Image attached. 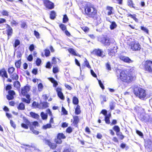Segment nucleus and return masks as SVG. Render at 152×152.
Segmentation results:
<instances>
[{"mask_svg": "<svg viewBox=\"0 0 152 152\" xmlns=\"http://www.w3.org/2000/svg\"><path fill=\"white\" fill-rule=\"evenodd\" d=\"M45 143L48 145L50 148L52 149H55L56 147V145L55 143H52L49 140H46L45 141Z\"/></svg>", "mask_w": 152, "mask_h": 152, "instance_id": "dca6fc26", "label": "nucleus"}, {"mask_svg": "<svg viewBox=\"0 0 152 152\" xmlns=\"http://www.w3.org/2000/svg\"><path fill=\"white\" fill-rule=\"evenodd\" d=\"M42 62L41 60L39 58H37L36 61V65L37 66H39Z\"/></svg>", "mask_w": 152, "mask_h": 152, "instance_id": "37998d69", "label": "nucleus"}, {"mask_svg": "<svg viewBox=\"0 0 152 152\" xmlns=\"http://www.w3.org/2000/svg\"><path fill=\"white\" fill-rule=\"evenodd\" d=\"M84 9V15L90 18L94 17L97 13V10L94 5L90 2L86 4Z\"/></svg>", "mask_w": 152, "mask_h": 152, "instance_id": "f257e3e1", "label": "nucleus"}, {"mask_svg": "<svg viewBox=\"0 0 152 152\" xmlns=\"http://www.w3.org/2000/svg\"><path fill=\"white\" fill-rule=\"evenodd\" d=\"M57 139H60L61 140L66 138L65 136L63 133H59L57 136Z\"/></svg>", "mask_w": 152, "mask_h": 152, "instance_id": "4be33fe9", "label": "nucleus"}, {"mask_svg": "<svg viewBox=\"0 0 152 152\" xmlns=\"http://www.w3.org/2000/svg\"><path fill=\"white\" fill-rule=\"evenodd\" d=\"M59 27L63 31L65 30L66 29V26L63 24H60L59 25Z\"/></svg>", "mask_w": 152, "mask_h": 152, "instance_id": "a19ab883", "label": "nucleus"}, {"mask_svg": "<svg viewBox=\"0 0 152 152\" xmlns=\"http://www.w3.org/2000/svg\"><path fill=\"white\" fill-rule=\"evenodd\" d=\"M145 70L149 72L152 73V61L149 60L145 61L144 63L142 64Z\"/></svg>", "mask_w": 152, "mask_h": 152, "instance_id": "39448f33", "label": "nucleus"}, {"mask_svg": "<svg viewBox=\"0 0 152 152\" xmlns=\"http://www.w3.org/2000/svg\"><path fill=\"white\" fill-rule=\"evenodd\" d=\"M8 94L9 95H12V96H13L15 94L14 91L13 90H9L8 91Z\"/></svg>", "mask_w": 152, "mask_h": 152, "instance_id": "6e6d98bb", "label": "nucleus"}, {"mask_svg": "<svg viewBox=\"0 0 152 152\" xmlns=\"http://www.w3.org/2000/svg\"><path fill=\"white\" fill-rule=\"evenodd\" d=\"M145 146L148 151L150 152L152 151V143L151 141H148L147 144H145Z\"/></svg>", "mask_w": 152, "mask_h": 152, "instance_id": "f3484780", "label": "nucleus"}, {"mask_svg": "<svg viewBox=\"0 0 152 152\" xmlns=\"http://www.w3.org/2000/svg\"><path fill=\"white\" fill-rule=\"evenodd\" d=\"M120 78L123 81L126 83H130L134 79V77L130 74H126L125 71H122L120 74Z\"/></svg>", "mask_w": 152, "mask_h": 152, "instance_id": "7ed1b4c3", "label": "nucleus"}, {"mask_svg": "<svg viewBox=\"0 0 152 152\" xmlns=\"http://www.w3.org/2000/svg\"><path fill=\"white\" fill-rule=\"evenodd\" d=\"M30 130L33 132V133L34 134H37V135L39 134V132L35 130L34 129V128H33L32 126H30Z\"/></svg>", "mask_w": 152, "mask_h": 152, "instance_id": "72a5a7b5", "label": "nucleus"}, {"mask_svg": "<svg viewBox=\"0 0 152 152\" xmlns=\"http://www.w3.org/2000/svg\"><path fill=\"white\" fill-rule=\"evenodd\" d=\"M1 13L4 15L8 16V12L6 10H3Z\"/></svg>", "mask_w": 152, "mask_h": 152, "instance_id": "774afa93", "label": "nucleus"}, {"mask_svg": "<svg viewBox=\"0 0 152 152\" xmlns=\"http://www.w3.org/2000/svg\"><path fill=\"white\" fill-rule=\"evenodd\" d=\"M138 117L141 121L145 122H150L152 121V113H151L146 114L144 112L140 114Z\"/></svg>", "mask_w": 152, "mask_h": 152, "instance_id": "20e7f679", "label": "nucleus"}, {"mask_svg": "<svg viewBox=\"0 0 152 152\" xmlns=\"http://www.w3.org/2000/svg\"><path fill=\"white\" fill-rule=\"evenodd\" d=\"M56 17V13L54 11H52L50 14V17L51 19H54Z\"/></svg>", "mask_w": 152, "mask_h": 152, "instance_id": "473e14b6", "label": "nucleus"}, {"mask_svg": "<svg viewBox=\"0 0 152 152\" xmlns=\"http://www.w3.org/2000/svg\"><path fill=\"white\" fill-rule=\"evenodd\" d=\"M111 23V24L110 25V28L111 30L114 29L117 27V25L115 22H112Z\"/></svg>", "mask_w": 152, "mask_h": 152, "instance_id": "a878e982", "label": "nucleus"}, {"mask_svg": "<svg viewBox=\"0 0 152 152\" xmlns=\"http://www.w3.org/2000/svg\"><path fill=\"white\" fill-rule=\"evenodd\" d=\"M24 122L26 123V124H27L29 126H31V123L28 120L26 119H25L24 120Z\"/></svg>", "mask_w": 152, "mask_h": 152, "instance_id": "c03bdc74", "label": "nucleus"}, {"mask_svg": "<svg viewBox=\"0 0 152 152\" xmlns=\"http://www.w3.org/2000/svg\"><path fill=\"white\" fill-rule=\"evenodd\" d=\"M7 98L8 100H11L14 98V96L12 95H8L7 96Z\"/></svg>", "mask_w": 152, "mask_h": 152, "instance_id": "bf43d9fd", "label": "nucleus"}, {"mask_svg": "<svg viewBox=\"0 0 152 152\" xmlns=\"http://www.w3.org/2000/svg\"><path fill=\"white\" fill-rule=\"evenodd\" d=\"M128 5L130 7H132L133 8L134 7L133 6L134 4L132 0H128Z\"/></svg>", "mask_w": 152, "mask_h": 152, "instance_id": "ea45409f", "label": "nucleus"}, {"mask_svg": "<svg viewBox=\"0 0 152 152\" xmlns=\"http://www.w3.org/2000/svg\"><path fill=\"white\" fill-rule=\"evenodd\" d=\"M136 133L140 136L141 137H143V134L139 130H137L136 131Z\"/></svg>", "mask_w": 152, "mask_h": 152, "instance_id": "603ef678", "label": "nucleus"}, {"mask_svg": "<svg viewBox=\"0 0 152 152\" xmlns=\"http://www.w3.org/2000/svg\"><path fill=\"white\" fill-rule=\"evenodd\" d=\"M17 108L19 110H24L25 109V106L23 103H21L19 104Z\"/></svg>", "mask_w": 152, "mask_h": 152, "instance_id": "5701e85b", "label": "nucleus"}, {"mask_svg": "<svg viewBox=\"0 0 152 152\" xmlns=\"http://www.w3.org/2000/svg\"><path fill=\"white\" fill-rule=\"evenodd\" d=\"M30 115L32 118L36 119H38L39 117V115L38 114L33 112H31L30 113Z\"/></svg>", "mask_w": 152, "mask_h": 152, "instance_id": "b1692460", "label": "nucleus"}, {"mask_svg": "<svg viewBox=\"0 0 152 152\" xmlns=\"http://www.w3.org/2000/svg\"><path fill=\"white\" fill-rule=\"evenodd\" d=\"M21 126L22 127H23L25 129H28V126L25 124H24V123L22 124Z\"/></svg>", "mask_w": 152, "mask_h": 152, "instance_id": "69168bd1", "label": "nucleus"}, {"mask_svg": "<svg viewBox=\"0 0 152 152\" xmlns=\"http://www.w3.org/2000/svg\"><path fill=\"white\" fill-rule=\"evenodd\" d=\"M99 98L102 104H104V102H106L108 99V98L104 95H101L100 96Z\"/></svg>", "mask_w": 152, "mask_h": 152, "instance_id": "6ab92c4d", "label": "nucleus"}, {"mask_svg": "<svg viewBox=\"0 0 152 152\" xmlns=\"http://www.w3.org/2000/svg\"><path fill=\"white\" fill-rule=\"evenodd\" d=\"M91 18L94 19V22L97 24L100 23L101 22V18L99 15L97 14V13L96 14L94 17H91Z\"/></svg>", "mask_w": 152, "mask_h": 152, "instance_id": "f8f14e48", "label": "nucleus"}, {"mask_svg": "<svg viewBox=\"0 0 152 152\" xmlns=\"http://www.w3.org/2000/svg\"><path fill=\"white\" fill-rule=\"evenodd\" d=\"M68 18L66 15H64V16L63 18V22L64 23H66L68 21Z\"/></svg>", "mask_w": 152, "mask_h": 152, "instance_id": "79ce46f5", "label": "nucleus"}, {"mask_svg": "<svg viewBox=\"0 0 152 152\" xmlns=\"http://www.w3.org/2000/svg\"><path fill=\"white\" fill-rule=\"evenodd\" d=\"M66 132L68 133H70L72 132V129L71 127H69L66 129Z\"/></svg>", "mask_w": 152, "mask_h": 152, "instance_id": "4d7b16f0", "label": "nucleus"}, {"mask_svg": "<svg viewBox=\"0 0 152 152\" xmlns=\"http://www.w3.org/2000/svg\"><path fill=\"white\" fill-rule=\"evenodd\" d=\"M44 4L46 8L51 9L54 8V4L48 0H46L44 2Z\"/></svg>", "mask_w": 152, "mask_h": 152, "instance_id": "1a4fd4ad", "label": "nucleus"}, {"mask_svg": "<svg viewBox=\"0 0 152 152\" xmlns=\"http://www.w3.org/2000/svg\"><path fill=\"white\" fill-rule=\"evenodd\" d=\"M48 103L46 102H41L39 106H41V108L42 109H44L48 107Z\"/></svg>", "mask_w": 152, "mask_h": 152, "instance_id": "412c9836", "label": "nucleus"}, {"mask_svg": "<svg viewBox=\"0 0 152 152\" xmlns=\"http://www.w3.org/2000/svg\"><path fill=\"white\" fill-rule=\"evenodd\" d=\"M20 44V41L18 39L15 40L14 44V47L16 48L18 45Z\"/></svg>", "mask_w": 152, "mask_h": 152, "instance_id": "de8ad7c7", "label": "nucleus"}, {"mask_svg": "<svg viewBox=\"0 0 152 152\" xmlns=\"http://www.w3.org/2000/svg\"><path fill=\"white\" fill-rule=\"evenodd\" d=\"M74 121L73 123L75 125H77L78 123L79 119L78 116H74L73 117Z\"/></svg>", "mask_w": 152, "mask_h": 152, "instance_id": "bb28decb", "label": "nucleus"}, {"mask_svg": "<svg viewBox=\"0 0 152 152\" xmlns=\"http://www.w3.org/2000/svg\"><path fill=\"white\" fill-rule=\"evenodd\" d=\"M113 129L117 132V134H118V132H119L120 131L119 126H115L113 127Z\"/></svg>", "mask_w": 152, "mask_h": 152, "instance_id": "e433bc0d", "label": "nucleus"}, {"mask_svg": "<svg viewBox=\"0 0 152 152\" xmlns=\"http://www.w3.org/2000/svg\"><path fill=\"white\" fill-rule=\"evenodd\" d=\"M51 127V125L50 124H47L46 125H44L43 126V128L44 129H46L48 128H50Z\"/></svg>", "mask_w": 152, "mask_h": 152, "instance_id": "4c0bfd02", "label": "nucleus"}, {"mask_svg": "<svg viewBox=\"0 0 152 152\" xmlns=\"http://www.w3.org/2000/svg\"><path fill=\"white\" fill-rule=\"evenodd\" d=\"M20 59L18 61L15 63V66L17 68H19L20 66Z\"/></svg>", "mask_w": 152, "mask_h": 152, "instance_id": "49530a36", "label": "nucleus"}, {"mask_svg": "<svg viewBox=\"0 0 152 152\" xmlns=\"http://www.w3.org/2000/svg\"><path fill=\"white\" fill-rule=\"evenodd\" d=\"M107 9L108 10L107 13L108 15H110L112 14V10H113V7H107Z\"/></svg>", "mask_w": 152, "mask_h": 152, "instance_id": "7c9ffc66", "label": "nucleus"}, {"mask_svg": "<svg viewBox=\"0 0 152 152\" xmlns=\"http://www.w3.org/2000/svg\"><path fill=\"white\" fill-rule=\"evenodd\" d=\"M110 114L106 115L105 117V121L106 123L107 124H109L110 123Z\"/></svg>", "mask_w": 152, "mask_h": 152, "instance_id": "cd10ccee", "label": "nucleus"}, {"mask_svg": "<svg viewBox=\"0 0 152 152\" xmlns=\"http://www.w3.org/2000/svg\"><path fill=\"white\" fill-rule=\"evenodd\" d=\"M15 70V68L13 67L10 68L8 69V72L10 74H11Z\"/></svg>", "mask_w": 152, "mask_h": 152, "instance_id": "a18cd8bd", "label": "nucleus"}, {"mask_svg": "<svg viewBox=\"0 0 152 152\" xmlns=\"http://www.w3.org/2000/svg\"><path fill=\"white\" fill-rule=\"evenodd\" d=\"M119 58L121 60L126 63H129L133 62V61L132 60L128 57L122 55H121L119 56Z\"/></svg>", "mask_w": 152, "mask_h": 152, "instance_id": "9d476101", "label": "nucleus"}, {"mask_svg": "<svg viewBox=\"0 0 152 152\" xmlns=\"http://www.w3.org/2000/svg\"><path fill=\"white\" fill-rule=\"evenodd\" d=\"M45 56H49L50 54V51L49 50L47 49H45Z\"/></svg>", "mask_w": 152, "mask_h": 152, "instance_id": "5fc2aeb1", "label": "nucleus"}, {"mask_svg": "<svg viewBox=\"0 0 152 152\" xmlns=\"http://www.w3.org/2000/svg\"><path fill=\"white\" fill-rule=\"evenodd\" d=\"M93 53L96 55L103 57L105 56V53L103 51L100 49H95L93 50Z\"/></svg>", "mask_w": 152, "mask_h": 152, "instance_id": "6e6552de", "label": "nucleus"}, {"mask_svg": "<svg viewBox=\"0 0 152 152\" xmlns=\"http://www.w3.org/2000/svg\"><path fill=\"white\" fill-rule=\"evenodd\" d=\"M101 113L103 114L105 116L107 115V111L105 110H102L101 112Z\"/></svg>", "mask_w": 152, "mask_h": 152, "instance_id": "e2e57ef3", "label": "nucleus"}, {"mask_svg": "<svg viewBox=\"0 0 152 152\" xmlns=\"http://www.w3.org/2000/svg\"><path fill=\"white\" fill-rule=\"evenodd\" d=\"M72 102L73 104H77L79 102L78 99L76 96H74L72 99Z\"/></svg>", "mask_w": 152, "mask_h": 152, "instance_id": "c85d7f7f", "label": "nucleus"}, {"mask_svg": "<svg viewBox=\"0 0 152 152\" xmlns=\"http://www.w3.org/2000/svg\"><path fill=\"white\" fill-rule=\"evenodd\" d=\"M34 35L37 38H39V32L35 30L34 31Z\"/></svg>", "mask_w": 152, "mask_h": 152, "instance_id": "13d9d810", "label": "nucleus"}, {"mask_svg": "<svg viewBox=\"0 0 152 152\" xmlns=\"http://www.w3.org/2000/svg\"><path fill=\"white\" fill-rule=\"evenodd\" d=\"M14 86L15 87L18 88L20 87V83L18 81L15 82L14 83Z\"/></svg>", "mask_w": 152, "mask_h": 152, "instance_id": "c9c22d12", "label": "nucleus"}, {"mask_svg": "<svg viewBox=\"0 0 152 152\" xmlns=\"http://www.w3.org/2000/svg\"><path fill=\"white\" fill-rule=\"evenodd\" d=\"M10 124L11 126L13 128H15L16 127V125L13 121L12 120L10 121Z\"/></svg>", "mask_w": 152, "mask_h": 152, "instance_id": "680f3d73", "label": "nucleus"}, {"mask_svg": "<svg viewBox=\"0 0 152 152\" xmlns=\"http://www.w3.org/2000/svg\"><path fill=\"white\" fill-rule=\"evenodd\" d=\"M135 110L139 116L140 114L144 112V110L141 107L136 106L135 107Z\"/></svg>", "mask_w": 152, "mask_h": 152, "instance_id": "a211bd4d", "label": "nucleus"}, {"mask_svg": "<svg viewBox=\"0 0 152 152\" xmlns=\"http://www.w3.org/2000/svg\"><path fill=\"white\" fill-rule=\"evenodd\" d=\"M141 29L144 31V32H146L147 34L148 33V30L146 27L144 26H141Z\"/></svg>", "mask_w": 152, "mask_h": 152, "instance_id": "09e8293b", "label": "nucleus"}, {"mask_svg": "<svg viewBox=\"0 0 152 152\" xmlns=\"http://www.w3.org/2000/svg\"><path fill=\"white\" fill-rule=\"evenodd\" d=\"M58 72V69L57 67H53V72L54 73H56Z\"/></svg>", "mask_w": 152, "mask_h": 152, "instance_id": "052dcab7", "label": "nucleus"}, {"mask_svg": "<svg viewBox=\"0 0 152 152\" xmlns=\"http://www.w3.org/2000/svg\"><path fill=\"white\" fill-rule=\"evenodd\" d=\"M22 101L28 104H29L30 103V100H27L25 98H23L22 99Z\"/></svg>", "mask_w": 152, "mask_h": 152, "instance_id": "3c124183", "label": "nucleus"}, {"mask_svg": "<svg viewBox=\"0 0 152 152\" xmlns=\"http://www.w3.org/2000/svg\"><path fill=\"white\" fill-rule=\"evenodd\" d=\"M99 41L105 46H109L111 44V40L107 36H104L99 39Z\"/></svg>", "mask_w": 152, "mask_h": 152, "instance_id": "0eeeda50", "label": "nucleus"}, {"mask_svg": "<svg viewBox=\"0 0 152 152\" xmlns=\"http://www.w3.org/2000/svg\"><path fill=\"white\" fill-rule=\"evenodd\" d=\"M56 91L57 93L58 96L62 100H64V97L63 94L61 92V89L59 88H57L56 89Z\"/></svg>", "mask_w": 152, "mask_h": 152, "instance_id": "ddd939ff", "label": "nucleus"}, {"mask_svg": "<svg viewBox=\"0 0 152 152\" xmlns=\"http://www.w3.org/2000/svg\"><path fill=\"white\" fill-rule=\"evenodd\" d=\"M30 89V88L28 86H24L21 89V93L22 94L24 95H26L27 92H28Z\"/></svg>", "mask_w": 152, "mask_h": 152, "instance_id": "2eb2a0df", "label": "nucleus"}, {"mask_svg": "<svg viewBox=\"0 0 152 152\" xmlns=\"http://www.w3.org/2000/svg\"><path fill=\"white\" fill-rule=\"evenodd\" d=\"M11 25L12 26H16L18 25V23L16 22L14 20H12L11 22Z\"/></svg>", "mask_w": 152, "mask_h": 152, "instance_id": "58836bf2", "label": "nucleus"}, {"mask_svg": "<svg viewBox=\"0 0 152 152\" xmlns=\"http://www.w3.org/2000/svg\"><path fill=\"white\" fill-rule=\"evenodd\" d=\"M111 45L110 47V49L108 50V52L110 56H113V54L117 52V46L115 44V42H113V43L111 42Z\"/></svg>", "mask_w": 152, "mask_h": 152, "instance_id": "423d86ee", "label": "nucleus"}, {"mask_svg": "<svg viewBox=\"0 0 152 152\" xmlns=\"http://www.w3.org/2000/svg\"><path fill=\"white\" fill-rule=\"evenodd\" d=\"M46 68L50 69L51 68V64L50 62H48L46 65Z\"/></svg>", "mask_w": 152, "mask_h": 152, "instance_id": "0e129e2a", "label": "nucleus"}, {"mask_svg": "<svg viewBox=\"0 0 152 152\" xmlns=\"http://www.w3.org/2000/svg\"><path fill=\"white\" fill-rule=\"evenodd\" d=\"M41 116L42 118V119L43 120L46 119H47L48 115L46 114H45L43 112H42L41 113Z\"/></svg>", "mask_w": 152, "mask_h": 152, "instance_id": "f704fd0d", "label": "nucleus"}, {"mask_svg": "<svg viewBox=\"0 0 152 152\" xmlns=\"http://www.w3.org/2000/svg\"><path fill=\"white\" fill-rule=\"evenodd\" d=\"M34 48V45L33 44H32L30 45L29 47V49L31 51H33Z\"/></svg>", "mask_w": 152, "mask_h": 152, "instance_id": "338daca9", "label": "nucleus"}, {"mask_svg": "<svg viewBox=\"0 0 152 152\" xmlns=\"http://www.w3.org/2000/svg\"><path fill=\"white\" fill-rule=\"evenodd\" d=\"M131 49L133 50H140L141 48L140 45L138 43H133L131 44Z\"/></svg>", "mask_w": 152, "mask_h": 152, "instance_id": "9b49d317", "label": "nucleus"}, {"mask_svg": "<svg viewBox=\"0 0 152 152\" xmlns=\"http://www.w3.org/2000/svg\"><path fill=\"white\" fill-rule=\"evenodd\" d=\"M11 77L13 80H17L18 79V75L16 73H14L11 75Z\"/></svg>", "mask_w": 152, "mask_h": 152, "instance_id": "2f4dec72", "label": "nucleus"}, {"mask_svg": "<svg viewBox=\"0 0 152 152\" xmlns=\"http://www.w3.org/2000/svg\"><path fill=\"white\" fill-rule=\"evenodd\" d=\"M6 28H7V34L8 35V39H9L10 37L11 36L12 34L13 30L10 26L7 24Z\"/></svg>", "mask_w": 152, "mask_h": 152, "instance_id": "4468645a", "label": "nucleus"}, {"mask_svg": "<svg viewBox=\"0 0 152 152\" xmlns=\"http://www.w3.org/2000/svg\"><path fill=\"white\" fill-rule=\"evenodd\" d=\"M55 141L56 142L57 144H60L62 142L61 140L60 139H57V138L56 139H55Z\"/></svg>", "mask_w": 152, "mask_h": 152, "instance_id": "864d4df0", "label": "nucleus"}, {"mask_svg": "<svg viewBox=\"0 0 152 152\" xmlns=\"http://www.w3.org/2000/svg\"><path fill=\"white\" fill-rule=\"evenodd\" d=\"M0 75L2 77H4L7 78H8L7 72L4 69L0 70Z\"/></svg>", "mask_w": 152, "mask_h": 152, "instance_id": "aec40b11", "label": "nucleus"}, {"mask_svg": "<svg viewBox=\"0 0 152 152\" xmlns=\"http://www.w3.org/2000/svg\"><path fill=\"white\" fill-rule=\"evenodd\" d=\"M134 92L137 96L142 100H144L147 98L146 91L141 88L140 87L134 88Z\"/></svg>", "mask_w": 152, "mask_h": 152, "instance_id": "f03ea898", "label": "nucleus"}, {"mask_svg": "<svg viewBox=\"0 0 152 152\" xmlns=\"http://www.w3.org/2000/svg\"><path fill=\"white\" fill-rule=\"evenodd\" d=\"M80 113V106L77 105L75 109V113L76 115L79 114Z\"/></svg>", "mask_w": 152, "mask_h": 152, "instance_id": "c756f323", "label": "nucleus"}, {"mask_svg": "<svg viewBox=\"0 0 152 152\" xmlns=\"http://www.w3.org/2000/svg\"><path fill=\"white\" fill-rule=\"evenodd\" d=\"M106 66L107 70H111V67L109 62H108L106 64Z\"/></svg>", "mask_w": 152, "mask_h": 152, "instance_id": "8fccbe9b", "label": "nucleus"}, {"mask_svg": "<svg viewBox=\"0 0 152 152\" xmlns=\"http://www.w3.org/2000/svg\"><path fill=\"white\" fill-rule=\"evenodd\" d=\"M68 50L70 53L73 55L76 56H78V55H79V54H77L76 53L74 49L73 48H70L68 49Z\"/></svg>", "mask_w": 152, "mask_h": 152, "instance_id": "393cba45", "label": "nucleus"}]
</instances>
